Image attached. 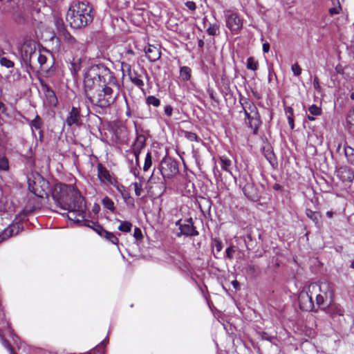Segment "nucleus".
<instances>
[{"label":"nucleus","mask_w":354,"mask_h":354,"mask_svg":"<svg viewBox=\"0 0 354 354\" xmlns=\"http://www.w3.org/2000/svg\"><path fill=\"white\" fill-rule=\"evenodd\" d=\"M145 52L147 59L151 62L158 60L161 56L159 48L151 44L145 48Z\"/></svg>","instance_id":"a211bd4d"},{"label":"nucleus","mask_w":354,"mask_h":354,"mask_svg":"<svg viewBox=\"0 0 354 354\" xmlns=\"http://www.w3.org/2000/svg\"><path fill=\"white\" fill-rule=\"evenodd\" d=\"M0 337H1V344L2 345L6 348H7L9 352H10V354H16L15 352H14V350H13V348L10 346V343L8 342V340H6L5 338H3L1 335L0 334Z\"/></svg>","instance_id":"09e8293b"},{"label":"nucleus","mask_w":354,"mask_h":354,"mask_svg":"<svg viewBox=\"0 0 354 354\" xmlns=\"http://www.w3.org/2000/svg\"><path fill=\"white\" fill-rule=\"evenodd\" d=\"M313 84L315 90H316L317 91H320L321 86L319 84V81L317 77H314Z\"/></svg>","instance_id":"bf43d9fd"},{"label":"nucleus","mask_w":354,"mask_h":354,"mask_svg":"<svg viewBox=\"0 0 354 354\" xmlns=\"http://www.w3.org/2000/svg\"><path fill=\"white\" fill-rule=\"evenodd\" d=\"M265 157L272 165L277 163V159L272 151H266Z\"/></svg>","instance_id":"a18cd8bd"},{"label":"nucleus","mask_w":354,"mask_h":354,"mask_svg":"<svg viewBox=\"0 0 354 354\" xmlns=\"http://www.w3.org/2000/svg\"><path fill=\"white\" fill-rule=\"evenodd\" d=\"M244 195L250 200L252 201H257L259 198V194L258 189L254 184V182H251L249 185L241 189Z\"/></svg>","instance_id":"f3484780"},{"label":"nucleus","mask_w":354,"mask_h":354,"mask_svg":"<svg viewBox=\"0 0 354 354\" xmlns=\"http://www.w3.org/2000/svg\"><path fill=\"white\" fill-rule=\"evenodd\" d=\"M152 165V159H151V152H148L145 156V163L143 166V171L145 172L147 171Z\"/></svg>","instance_id":"58836bf2"},{"label":"nucleus","mask_w":354,"mask_h":354,"mask_svg":"<svg viewBox=\"0 0 354 354\" xmlns=\"http://www.w3.org/2000/svg\"><path fill=\"white\" fill-rule=\"evenodd\" d=\"M22 229V225L18 222L10 224L4 230L0 229V243L12 236L17 234Z\"/></svg>","instance_id":"4468645a"},{"label":"nucleus","mask_w":354,"mask_h":354,"mask_svg":"<svg viewBox=\"0 0 354 354\" xmlns=\"http://www.w3.org/2000/svg\"><path fill=\"white\" fill-rule=\"evenodd\" d=\"M221 161V167L223 170L229 172L230 174H232L231 171V166H232V161L226 156H221L220 158Z\"/></svg>","instance_id":"c85d7f7f"},{"label":"nucleus","mask_w":354,"mask_h":354,"mask_svg":"<svg viewBox=\"0 0 354 354\" xmlns=\"http://www.w3.org/2000/svg\"><path fill=\"white\" fill-rule=\"evenodd\" d=\"M128 153H131L133 158H135L136 165L139 167V155L140 153V150L132 149L131 151H128Z\"/></svg>","instance_id":"603ef678"},{"label":"nucleus","mask_w":354,"mask_h":354,"mask_svg":"<svg viewBox=\"0 0 354 354\" xmlns=\"http://www.w3.org/2000/svg\"><path fill=\"white\" fill-rule=\"evenodd\" d=\"M21 57L26 66L31 65V61L37 56L35 44L29 41H26L21 46Z\"/></svg>","instance_id":"9b49d317"},{"label":"nucleus","mask_w":354,"mask_h":354,"mask_svg":"<svg viewBox=\"0 0 354 354\" xmlns=\"http://www.w3.org/2000/svg\"><path fill=\"white\" fill-rule=\"evenodd\" d=\"M68 22H92L93 8L87 3L81 1L71 6L66 15Z\"/></svg>","instance_id":"423d86ee"},{"label":"nucleus","mask_w":354,"mask_h":354,"mask_svg":"<svg viewBox=\"0 0 354 354\" xmlns=\"http://www.w3.org/2000/svg\"><path fill=\"white\" fill-rule=\"evenodd\" d=\"M132 185L134 187V191H135V194L137 196H140L141 195V193H142V187H141V185L135 182V183H132Z\"/></svg>","instance_id":"4d7b16f0"},{"label":"nucleus","mask_w":354,"mask_h":354,"mask_svg":"<svg viewBox=\"0 0 354 354\" xmlns=\"http://www.w3.org/2000/svg\"><path fill=\"white\" fill-rule=\"evenodd\" d=\"M333 3V7L329 9V13L330 15L339 14L342 11V3H344L345 0H331Z\"/></svg>","instance_id":"a878e982"},{"label":"nucleus","mask_w":354,"mask_h":354,"mask_svg":"<svg viewBox=\"0 0 354 354\" xmlns=\"http://www.w3.org/2000/svg\"><path fill=\"white\" fill-rule=\"evenodd\" d=\"M9 170V161L5 153L0 154V171H7Z\"/></svg>","instance_id":"2f4dec72"},{"label":"nucleus","mask_w":354,"mask_h":354,"mask_svg":"<svg viewBox=\"0 0 354 354\" xmlns=\"http://www.w3.org/2000/svg\"><path fill=\"white\" fill-rule=\"evenodd\" d=\"M124 100H125V104H126V106H127V110H126L125 114L128 118H131L132 116L131 111L127 99L125 96H124Z\"/></svg>","instance_id":"69168bd1"},{"label":"nucleus","mask_w":354,"mask_h":354,"mask_svg":"<svg viewBox=\"0 0 354 354\" xmlns=\"http://www.w3.org/2000/svg\"><path fill=\"white\" fill-rule=\"evenodd\" d=\"M0 64L1 66H5L8 68H12L14 66V62L6 57H1Z\"/></svg>","instance_id":"49530a36"},{"label":"nucleus","mask_w":354,"mask_h":354,"mask_svg":"<svg viewBox=\"0 0 354 354\" xmlns=\"http://www.w3.org/2000/svg\"><path fill=\"white\" fill-rule=\"evenodd\" d=\"M102 204L104 208H106V209L109 210L112 213L115 212V207L114 202L109 196H105L102 200Z\"/></svg>","instance_id":"c756f323"},{"label":"nucleus","mask_w":354,"mask_h":354,"mask_svg":"<svg viewBox=\"0 0 354 354\" xmlns=\"http://www.w3.org/2000/svg\"><path fill=\"white\" fill-rule=\"evenodd\" d=\"M226 257L229 259H233L234 254L235 252V250L234 246H230L226 249Z\"/></svg>","instance_id":"6e6d98bb"},{"label":"nucleus","mask_w":354,"mask_h":354,"mask_svg":"<svg viewBox=\"0 0 354 354\" xmlns=\"http://www.w3.org/2000/svg\"><path fill=\"white\" fill-rule=\"evenodd\" d=\"M246 270L248 274L252 277H255L256 275H257L259 272L258 266L252 264L248 265Z\"/></svg>","instance_id":"79ce46f5"},{"label":"nucleus","mask_w":354,"mask_h":354,"mask_svg":"<svg viewBox=\"0 0 354 354\" xmlns=\"http://www.w3.org/2000/svg\"><path fill=\"white\" fill-rule=\"evenodd\" d=\"M133 236L137 239H140L142 237L141 230L138 227H136L133 232Z\"/></svg>","instance_id":"052dcab7"},{"label":"nucleus","mask_w":354,"mask_h":354,"mask_svg":"<svg viewBox=\"0 0 354 354\" xmlns=\"http://www.w3.org/2000/svg\"><path fill=\"white\" fill-rule=\"evenodd\" d=\"M69 25L71 28L77 30V29H81V28L85 27L87 25V24H72V23H70Z\"/></svg>","instance_id":"680f3d73"},{"label":"nucleus","mask_w":354,"mask_h":354,"mask_svg":"<svg viewBox=\"0 0 354 354\" xmlns=\"http://www.w3.org/2000/svg\"><path fill=\"white\" fill-rule=\"evenodd\" d=\"M28 189L37 197L44 198L48 194L49 183L39 175L32 182L28 180Z\"/></svg>","instance_id":"6e6552de"},{"label":"nucleus","mask_w":354,"mask_h":354,"mask_svg":"<svg viewBox=\"0 0 354 354\" xmlns=\"http://www.w3.org/2000/svg\"><path fill=\"white\" fill-rule=\"evenodd\" d=\"M314 293H310L308 291V286L304 287L299 292L298 299L299 308L301 310L310 312L313 310L315 304L313 302Z\"/></svg>","instance_id":"9d476101"},{"label":"nucleus","mask_w":354,"mask_h":354,"mask_svg":"<svg viewBox=\"0 0 354 354\" xmlns=\"http://www.w3.org/2000/svg\"><path fill=\"white\" fill-rule=\"evenodd\" d=\"M176 225L178 226L180 232L177 233V236H184L186 237L196 236L199 234L194 225L192 218H189L183 221L180 219L176 222Z\"/></svg>","instance_id":"1a4fd4ad"},{"label":"nucleus","mask_w":354,"mask_h":354,"mask_svg":"<svg viewBox=\"0 0 354 354\" xmlns=\"http://www.w3.org/2000/svg\"><path fill=\"white\" fill-rule=\"evenodd\" d=\"M246 66L248 69L255 71L258 69V62L254 57H250L247 59Z\"/></svg>","instance_id":"e433bc0d"},{"label":"nucleus","mask_w":354,"mask_h":354,"mask_svg":"<svg viewBox=\"0 0 354 354\" xmlns=\"http://www.w3.org/2000/svg\"><path fill=\"white\" fill-rule=\"evenodd\" d=\"M185 6L190 10H194L196 9V3L194 1H187Z\"/></svg>","instance_id":"338daca9"},{"label":"nucleus","mask_w":354,"mask_h":354,"mask_svg":"<svg viewBox=\"0 0 354 354\" xmlns=\"http://www.w3.org/2000/svg\"><path fill=\"white\" fill-rule=\"evenodd\" d=\"M43 122L39 115H37L35 118L30 122V126L32 131V134L35 135L34 130H38L39 134V139L41 140L44 133L41 129Z\"/></svg>","instance_id":"4be33fe9"},{"label":"nucleus","mask_w":354,"mask_h":354,"mask_svg":"<svg viewBox=\"0 0 354 354\" xmlns=\"http://www.w3.org/2000/svg\"><path fill=\"white\" fill-rule=\"evenodd\" d=\"M135 127H136V123L134 122ZM136 139L133 145L132 149L140 150L145 146L146 138L145 136L142 134H138L137 127H136Z\"/></svg>","instance_id":"b1692460"},{"label":"nucleus","mask_w":354,"mask_h":354,"mask_svg":"<svg viewBox=\"0 0 354 354\" xmlns=\"http://www.w3.org/2000/svg\"><path fill=\"white\" fill-rule=\"evenodd\" d=\"M239 103L245 118L248 120V127L252 130L253 134L256 135L262 123L257 106L253 101L241 95L239 97Z\"/></svg>","instance_id":"39448f33"},{"label":"nucleus","mask_w":354,"mask_h":354,"mask_svg":"<svg viewBox=\"0 0 354 354\" xmlns=\"http://www.w3.org/2000/svg\"><path fill=\"white\" fill-rule=\"evenodd\" d=\"M119 91L120 84L116 80L115 85L106 84L104 86L86 93V96L93 105L104 109L115 101Z\"/></svg>","instance_id":"7ed1b4c3"},{"label":"nucleus","mask_w":354,"mask_h":354,"mask_svg":"<svg viewBox=\"0 0 354 354\" xmlns=\"http://www.w3.org/2000/svg\"><path fill=\"white\" fill-rule=\"evenodd\" d=\"M285 113L286 115L288 117L292 118L294 115V111L293 109L291 106H287L285 108Z\"/></svg>","instance_id":"e2e57ef3"},{"label":"nucleus","mask_w":354,"mask_h":354,"mask_svg":"<svg viewBox=\"0 0 354 354\" xmlns=\"http://www.w3.org/2000/svg\"><path fill=\"white\" fill-rule=\"evenodd\" d=\"M212 247L216 248L217 252H219L223 249V243L219 239L214 238L212 239Z\"/></svg>","instance_id":"de8ad7c7"},{"label":"nucleus","mask_w":354,"mask_h":354,"mask_svg":"<svg viewBox=\"0 0 354 354\" xmlns=\"http://www.w3.org/2000/svg\"><path fill=\"white\" fill-rule=\"evenodd\" d=\"M337 177L342 182L351 183L354 179V171L348 167H341L337 171Z\"/></svg>","instance_id":"dca6fc26"},{"label":"nucleus","mask_w":354,"mask_h":354,"mask_svg":"<svg viewBox=\"0 0 354 354\" xmlns=\"http://www.w3.org/2000/svg\"><path fill=\"white\" fill-rule=\"evenodd\" d=\"M309 113L312 115L319 116L322 114V110L321 106L316 104H312L308 108Z\"/></svg>","instance_id":"4c0bfd02"},{"label":"nucleus","mask_w":354,"mask_h":354,"mask_svg":"<svg viewBox=\"0 0 354 354\" xmlns=\"http://www.w3.org/2000/svg\"><path fill=\"white\" fill-rule=\"evenodd\" d=\"M207 32L209 35L214 36L218 34V26L216 24H210V26L207 28Z\"/></svg>","instance_id":"c03bdc74"},{"label":"nucleus","mask_w":354,"mask_h":354,"mask_svg":"<svg viewBox=\"0 0 354 354\" xmlns=\"http://www.w3.org/2000/svg\"><path fill=\"white\" fill-rule=\"evenodd\" d=\"M102 238L114 245H118L119 242L118 238L111 232L106 231Z\"/></svg>","instance_id":"c9c22d12"},{"label":"nucleus","mask_w":354,"mask_h":354,"mask_svg":"<svg viewBox=\"0 0 354 354\" xmlns=\"http://www.w3.org/2000/svg\"><path fill=\"white\" fill-rule=\"evenodd\" d=\"M57 26V32L59 37H63L65 40L70 42L75 41L74 37L71 36L68 30H67L65 24H55Z\"/></svg>","instance_id":"412c9836"},{"label":"nucleus","mask_w":354,"mask_h":354,"mask_svg":"<svg viewBox=\"0 0 354 354\" xmlns=\"http://www.w3.org/2000/svg\"><path fill=\"white\" fill-rule=\"evenodd\" d=\"M97 178L104 185H113L116 183V179L113 177L109 171L100 162L97 165Z\"/></svg>","instance_id":"f8f14e48"},{"label":"nucleus","mask_w":354,"mask_h":354,"mask_svg":"<svg viewBox=\"0 0 354 354\" xmlns=\"http://www.w3.org/2000/svg\"><path fill=\"white\" fill-rule=\"evenodd\" d=\"M165 178H163V176L161 175V177L156 176L155 174V171H153L151 174V176L148 179V183L149 184H163V182Z\"/></svg>","instance_id":"f704fd0d"},{"label":"nucleus","mask_w":354,"mask_h":354,"mask_svg":"<svg viewBox=\"0 0 354 354\" xmlns=\"http://www.w3.org/2000/svg\"><path fill=\"white\" fill-rule=\"evenodd\" d=\"M4 323H5V324H6V326H7V328H8V333H9L10 335L12 337V338L13 339V340H14L15 342H17V340L15 339V337L18 338V337L15 336V335L13 334V330L11 329L10 326V324H9L7 321H6V320H5V322H4V321H2V324H4Z\"/></svg>","instance_id":"13d9d810"},{"label":"nucleus","mask_w":354,"mask_h":354,"mask_svg":"<svg viewBox=\"0 0 354 354\" xmlns=\"http://www.w3.org/2000/svg\"><path fill=\"white\" fill-rule=\"evenodd\" d=\"M82 116L79 107L72 106L66 118V124L68 127H80L82 124Z\"/></svg>","instance_id":"ddd939ff"},{"label":"nucleus","mask_w":354,"mask_h":354,"mask_svg":"<svg viewBox=\"0 0 354 354\" xmlns=\"http://www.w3.org/2000/svg\"><path fill=\"white\" fill-rule=\"evenodd\" d=\"M184 136L189 141H195V142H198L199 141V138L198 136L196 135V133H194V132H191V131H184Z\"/></svg>","instance_id":"37998d69"},{"label":"nucleus","mask_w":354,"mask_h":354,"mask_svg":"<svg viewBox=\"0 0 354 354\" xmlns=\"http://www.w3.org/2000/svg\"><path fill=\"white\" fill-rule=\"evenodd\" d=\"M324 309L327 314L333 317L344 315V308L338 304L333 303V301L326 304Z\"/></svg>","instance_id":"2eb2a0df"},{"label":"nucleus","mask_w":354,"mask_h":354,"mask_svg":"<svg viewBox=\"0 0 354 354\" xmlns=\"http://www.w3.org/2000/svg\"><path fill=\"white\" fill-rule=\"evenodd\" d=\"M291 69L295 76H299L301 73V68L297 63L292 65Z\"/></svg>","instance_id":"864d4df0"},{"label":"nucleus","mask_w":354,"mask_h":354,"mask_svg":"<svg viewBox=\"0 0 354 354\" xmlns=\"http://www.w3.org/2000/svg\"><path fill=\"white\" fill-rule=\"evenodd\" d=\"M252 181L253 180L250 174L247 172L241 173L239 176V186L243 189Z\"/></svg>","instance_id":"393cba45"},{"label":"nucleus","mask_w":354,"mask_h":354,"mask_svg":"<svg viewBox=\"0 0 354 354\" xmlns=\"http://www.w3.org/2000/svg\"><path fill=\"white\" fill-rule=\"evenodd\" d=\"M51 194L57 206L66 211L61 214L68 219H75L84 209V199L73 185L56 184Z\"/></svg>","instance_id":"f257e3e1"},{"label":"nucleus","mask_w":354,"mask_h":354,"mask_svg":"<svg viewBox=\"0 0 354 354\" xmlns=\"http://www.w3.org/2000/svg\"><path fill=\"white\" fill-rule=\"evenodd\" d=\"M335 70L337 74H341V75L344 74V67L341 64H337L335 66Z\"/></svg>","instance_id":"774afa93"},{"label":"nucleus","mask_w":354,"mask_h":354,"mask_svg":"<svg viewBox=\"0 0 354 354\" xmlns=\"http://www.w3.org/2000/svg\"><path fill=\"white\" fill-rule=\"evenodd\" d=\"M116 80L113 73L105 65L99 64L91 66L84 75L85 93L104 86L106 84L115 85Z\"/></svg>","instance_id":"f03ea898"},{"label":"nucleus","mask_w":354,"mask_h":354,"mask_svg":"<svg viewBox=\"0 0 354 354\" xmlns=\"http://www.w3.org/2000/svg\"><path fill=\"white\" fill-rule=\"evenodd\" d=\"M159 171L163 178H172L179 172L178 162L169 156H166L161 160Z\"/></svg>","instance_id":"0eeeda50"},{"label":"nucleus","mask_w":354,"mask_h":354,"mask_svg":"<svg viewBox=\"0 0 354 354\" xmlns=\"http://www.w3.org/2000/svg\"><path fill=\"white\" fill-rule=\"evenodd\" d=\"M117 221L120 223L118 226V230L123 232H129L131 230L132 224L129 221H122L120 219H116Z\"/></svg>","instance_id":"72a5a7b5"},{"label":"nucleus","mask_w":354,"mask_h":354,"mask_svg":"<svg viewBox=\"0 0 354 354\" xmlns=\"http://www.w3.org/2000/svg\"><path fill=\"white\" fill-rule=\"evenodd\" d=\"M306 214L308 216V218H309L310 220H312L315 223V225L319 224V219L321 217L319 212L313 211L310 209H307L306 210Z\"/></svg>","instance_id":"7c9ffc66"},{"label":"nucleus","mask_w":354,"mask_h":354,"mask_svg":"<svg viewBox=\"0 0 354 354\" xmlns=\"http://www.w3.org/2000/svg\"><path fill=\"white\" fill-rule=\"evenodd\" d=\"M92 224L93 225V230L101 237H103L106 230L98 222L92 223Z\"/></svg>","instance_id":"a19ab883"},{"label":"nucleus","mask_w":354,"mask_h":354,"mask_svg":"<svg viewBox=\"0 0 354 354\" xmlns=\"http://www.w3.org/2000/svg\"><path fill=\"white\" fill-rule=\"evenodd\" d=\"M35 58L37 59V61L41 67H42L46 63V61H47L46 56L41 54L40 52H37V56L35 57Z\"/></svg>","instance_id":"8fccbe9b"},{"label":"nucleus","mask_w":354,"mask_h":354,"mask_svg":"<svg viewBox=\"0 0 354 354\" xmlns=\"http://www.w3.org/2000/svg\"><path fill=\"white\" fill-rule=\"evenodd\" d=\"M42 86L48 103L52 106H56L57 99L55 92L47 84L42 85Z\"/></svg>","instance_id":"5701e85b"},{"label":"nucleus","mask_w":354,"mask_h":354,"mask_svg":"<svg viewBox=\"0 0 354 354\" xmlns=\"http://www.w3.org/2000/svg\"><path fill=\"white\" fill-rule=\"evenodd\" d=\"M57 26V32L59 37H63L65 40L70 42L75 41L74 37L71 36L68 30H67L65 24H55Z\"/></svg>","instance_id":"aec40b11"},{"label":"nucleus","mask_w":354,"mask_h":354,"mask_svg":"<svg viewBox=\"0 0 354 354\" xmlns=\"http://www.w3.org/2000/svg\"><path fill=\"white\" fill-rule=\"evenodd\" d=\"M165 113L168 116L170 117L172 115L173 113V108L171 105H167L165 107L164 109Z\"/></svg>","instance_id":"0e129e2a"},{"label":"nucleus","mask_w":354,"mask_h":354,"mask_svg":"<svg viewBox=\"0 0 354 354\" xmlns=\"http://www.w3.org/2000/svg\"><path fill=\"white\" fill-rule=\"evenodd\" d=\"M192 70L188 66H182L180 68V77L184 82L189 81L192 76Z\"/></svg>","instance_id":"cd10ccee"},{"label":"nucleus","mask_w":354,"mask_h":354,"mask_svg":"<svg viewBox=\"0 0 354 354\" xmlns=\"http://www.w3.org/2000/svg\"><path fill=\"white\" fill-rule=\"evenodd\" d=\"M344 153L348 162L354 165V149L346 146L344 147Z\"/></svg>","instance_id":"473e14b6"},{"label":"nucleus","mask_w":354,"mask_h":354,"mask_svg":"<svg viewBox=\"0 0 354 354\" xmlns=\"http://www.w3.org/2000/svg\"><path fill=\"white\" fill-rule=\"evenodd\" d=\"M243 24H226L227 27L236 33L242 28Z\"/></svg>","instance_id":"3c124183"},{"label":"nucleus","mask_w":354,"mask_h":354,"mask_svg":"<svg viewBox=\"0 0 354 354\" xmlns=\"http://www.w3.org/2000/svg\"><path fill=\"white\" fill-rule=\"evenodd\" d=\"M85 212H86V206L84 205V209H83L82 212L80 214L81 215H75V219H69L70 221H73V223L79 224L80 225H84L88 227L91 228L93 230V225L92 223H95L94 221L88 220L85 218Z\"/></svg>","instance_id":"6ab92c4d"},{"label":"nucleus","mask_w":354,"mask_h":354,"mask_svg":"<svg viewBox=\"0 0 354 354\" xmlns=\"http://www.w3.org/2000/svg\"><path fill=\"white\" fill-rule=\"evenodd\" d=\"M129 79L131 82L135 84L136 86H138L140 88H142L144 86V82L140 78V76L137 74V73L134 72H129Z\"/></svg>","instance_id":"bb28decb"},{"label":"nucleus","mask_w":354,"mask_h":354,"mask_svg":"<svg viewBox=\"0 0 354 354\" xmlns=\"http://www.w3.org/2000/svg\"><path fill=\"white\" fill-rule=\"evenodd\" d=\"M227 22H240V19L236 13H230L227 15Z\"/></svg>","instance_id":"5fc2aeb1"},{"label":"nucleus","mask_w":354,"mask_h":354,"mask_svg":"<svg viewBox=\"0 0 354 354\" xmlns=\"http://www.w3.org/2000/svg\"><path fill=\"white\" fill-rule=\"evenodd\" d=\"M308 291L310 293H314L316 305L319 308H324V306L333 299V287L328 281H322L319 284L317 283H310L308 285Z\"/></svg>","instance_id":"20e7f679"},{"label":"nucleus","mask_w":354,"mask_h":354,"mask_svg":"<svg viewBox=\"0 0 354 354\" xmlns=\"http://www.w3.org/2000/svg\"><path fill=\"white\" fill-rule=\"evenodd\" d=\"M146 101L147 104L152 105L154 107H158L160 105V100L153 95L148 96Z\"/></svg>","instance_id":"ea45409f"}]
</instances>
